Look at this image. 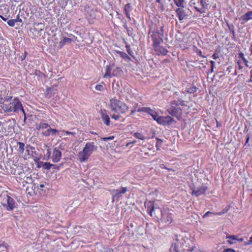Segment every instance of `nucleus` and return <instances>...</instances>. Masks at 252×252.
Segmentation results:
<instances>
[{"mask_svg": "<svg viewBox=\"0 0 252 252\" xmlns=\"http://www.w3.org/2000/svg\"><path fill=\"white\" fill-rule=\"evenodd\" d=\"M127 190V188L126 187H122L120 189H113L112 191L113 198H116L117 200H119Z\"/></svg>", "mask_w": 252, "mask_h": 252, "instance_id": "1a4fd4ad", "label": "nucleus"}, {"mask_svg": "<svg viewBox=\"0 0 252 252\" xmlns=\"http://www.w3.org/2000/svg\"><path fill=\"white\" fill-rule=\"evenodd\" d=\"M229 207H226L224 209V210L226 212V213L227 212V211L229 210Z\"/></svg>", "mask_w": 252, "mask_h": 252, "instance_id": "774afa93", "label": "nucleus"}, {"mask_svg": "<svg viewBox=\"0 0 252 252\" xmlns=\"http://www.w3.org/2000/svg\"><path fill=\"white\" fill-rule=\"evenodd\" d=\"M251 19H252V10L247 12L244 15H242L240 18V20L244 21V22L242 23L243 24H244V22H247L248 21Z\"/></svg>", "mask_w": 252, "mask_h": 252, "instance_id": "412c9836", "label": "nucleus"}, {"mask_svg": "<svg viewBox=\"0 0 252 252\" xmlns=\"http://www.w3.org/2000/svg\"><path fill=\"white\" fill-rule=\"evenodd\" d=\"M206 0H200V4H201V6L204 8H206L207 6Z\"/></svg>", "mask_w": 252, "mask_h": 252, "instance_id": "37998d69", "label": "nucleus"}, {"mask_svg": "<svg viewBox=\"0 0 252 252\" xmlns=\"http://www.w3.org/2000/svg\"><path fill=\"white\" fill-rule=\"evenodd\" d=\"M208 187L204 185H202L199 187L192 189V194L198 196L201 194H204L207 190Z\"/></svg>", "mask_w": 252, "mask_h": 252, "instance_id": "9d476101", "label": "nucleus"}, {"mask_svg": "<svg viewBox=\"0 0 252 252\" xmlns=\"http://www.w3.org/2000/svg\"><path fill=\"white\" fill-rule=\"evenodd\" d=\"M12 96L7 95L4 96L3 98H0V101H1V102H4V103H9L10 101H12Z\"/></svg>", "mask_w": 252, "mask_h": 252, "instance_id": "a878e982", "label": "nucleus"}, {"mask_svg": "<svg viewBox=\"0 0 252 252\" xmlns=\"http://www.w3.org/2000/svg\"><path fill=\"white\" fill-rule=\"evenodd\" d=\"M131 10V5L130 3L126 4L125 6V12H130Z\"/></svg>", "mask_w": 252, "mask_h": 252, "instance_id": "e433bc0d", "label": "nucleus"}, {"mask_svg": "<svg viewBox=\"0 0 252 252\" xmlns=\"http://www.w3.org/2000/svg\"><path fill=\"white\" fill-rule=\"evenodd\" d=\"M50 154H51L50 149H48L46 155H48V157H49L50 156Z\"/></svg>", "mask_w": 252, "mask_h": 252, "instance_id": "338daca9", "label": "nucleus"}, {"mask_svg": "<svg viewBox=\"0 0 252 252\" xmlns=\"http://www.w3.org/2000/svg\"><path fill=\"white\" fill-rule=\"evenodd\" d=\"M156 51H158V54H161L162 55H166L168 53V50L165 49L163 46L158 47L157 49H154Z\"/></svg>", "mask_w": 252, "mask_h": 252, "instance_id": "4be33fe9", "label": "nucleus"}, {"mask_svg": "<svg viewBox=\"0 0 252 252\" xmlns=\"http://www.w3.org/2000/svg\"><path fill=\"white\" fill-rule=\"evenodd\" d=\"M28 54V53L26 51H25L24 52V53L23 54H22L21 56H20V59L22 61H23V60H24L26 57H27V55Z\"/></svg>", "mask_w": 252, "mask_h": 252, "instance_id": "a18cd8bd", "label": "nucleus"}, {"mask_svg": "<svg viewBox=\"0 0 252 252\" xmlns=\"http://www.w3.org/2000/svg\"><path fill=\"white\" fill-rule=\"evenodd\" d=\"M16 23V21L14 19L9 20L7 21V24L11 27H13L14 26L15 24Z\"/></svg>", "mask_w": 252, "mask_h": 252, "instance_id": "58836bf2", "label": "nucleus"}, {"mask_svg": "<svg viewBox=\"0 0 252 252\" xmlns=\"http://www.w3.org/2000/svg\"><path fill=\"white\" fill-rule=\"evenodd\" d=\"M156 139L157 140V142L156 145V147L157 148V150H160V148L161 146V145L163 143V141L162 140L158 138H156Z\"/></svg>", "mask_w": 252, "mask_h": 252, "instance_id": "72a5a7b5", "label": "nucleus"}, {"mask_svg": "<svg viewBox=\"0 0 252 252\" xmlns=\"http://www.w3.org/2000/svg\"><path fill=\"white\" fill-rule=\"evenodd\" d=\"M210 63H211V69H210V73H212L214 71V67H215V62L214 61H211L210 62Z\"/></svg>", "mask_w": 252, "mask_h": 252, "instance_id": "c03bdc74", "label": "nucleus"}, {"mask_svg": "<svg viewBox=\"0 0 252 252\" xmlns=\"http://www.w3.org/2000/svg\"><path fill=\"white\" fill-rule=\"evenodd\" d=\"M251 77L249 82H252V69L250 71Z\"/></svg>", "mask_w": 252, "mask_h": 252, "instance_id": "e2e57ef3", "label": "nucleus"}, {"mask_svg": "<svg viewBox=\"0 0 252 252\" xmlns=\"http://www.w3.org/2000/svg\"><path fill=\"white\" fill-rule=\"evenodd\" d=\"M62 156V153L61 152L57 149L56 148H55L54 149L53 156H52V161L54 163H57L59 162L61 159Z\"/></svg>", "mask_w": 252, "mask_h": 252, "instance_id": "dca6fc26", "label": "nucleus"}, {"mask_svg": "<svg viewBox=\"0 0 252 252\" xmlns=\"http://www.w3.org/2000/svg\"><path fill=\"white\" fill-rule=\"evenodd\" d=\"M212 57L215 60L218 58V56H217V55L216 54H214L212 56Z\"/></svg>", "mask_w": 252, "mask_h": 252, "instance_id": "0e129e2a", "label": "nucleus"}, {"mask_svg": "<svg viewBox=\"0 0 252 252\" xmlns=\"http://www.w3.org/2000/svg\"><path fill=\"white\" fill-rule=\"evenodd\" d=\"M225 213H226V212L223 209L222 211H221L220 212H218L216 214L218 215L221 216V215H223Z\"/></svg>", "mask_w": 252, "mask_h": 252, "instance_id": "5fc2aeb1", "label": "nucleus"}, {"mask_svg": "<svg viewBox=\"0 0 252 252\" xmlns=\"http://www.w3.org/2000/svg\"><path fill=\"white\" fill-rule=\"evenodd\" d=\"M17 144L19 146V148L18 150L19 153L23 154L25 150V144L21 142H18Z\"/></svg>", "mask_w": 252, "mask_h": 252, "instance_id": "c756f323", "label": "nucleus"}, {"mask_svg": "<svg viewBox=\"0 0 252 252\" xmlns=\"http://www.w3.org/2000/svg\"><path fill=\"white\" fill-rule=\"evenodd\" d=\"M227 26L230 31V32L232 33L233 35L234 36L235 35V32L234 31V26L233 24H230L228 22H226Z\"/></svg>", "mask_w": 252, "mask_h": 252, "instance_id": "473e14b6", "label": "nucleus"}, {"mask_svg": "<svg viewBox=\"0 0 252 252\" xmlns=\"http://www.w3.org/2000/svg\"><path fill=\"white\" fill-rule=\"evenodd\" d=\"M167 111L171 115L176 117H179L181 115L182 110L179 107L172 106L168 108Z\"/></svg>", "mask_w": 252, "mask_h": 252, "instance_id": "9b49d317", "label": "nucleus"}, {"mask_svg": "<svg viewBox=\"0 0 252 252\" xmlns=\"http://www.w3.org/2000/svg\"><path fill=\"white\" fill-rule=\"evenodd\" d=\"M237 63L238 64V66H239V69H241L243 68V66L241 65V63L239 61H238L237 62Z\"/></svg>", "mask_w": 252, "mask_h": 252, "instance_id": "052dcab7", "label": "nucleus"}, {"mask_svg": "<svg viewBox=\"0 0 252 252\" xmlns=\"http://www.w3.org/2000/svg\"><path fill=\"white\" fill-rule=\"evenodd\" d=\"M57 93V89L56 86H52L51 88H48L46 90V96L47 98H50L54 96Z\"/></svg>", "mask_w": 252, "mask_h": 252, "instance_id": "a211bd4d", "label": "nucleus"}, {"mask_svg": "<svg viewBox=\"0 0 252 252\" xmlns=\"http://www.w3.org/2000/svg\"><path fill=\"white\" fill-rule=\"evenodd\" d=\"M174 1L176 5L179 7V8H183L184 7V4L183 2L184 1L181 0H174Z\"/></svg>", "mask_w": 252, "mask_h": 252, "instance_id": "f704fd0d", "label": "nucleus"}, {"mask_svg": "<svg viewBox=\"0 0 252 252\" xmlns=\"http://www.w3.org/2000/svg\"><path fill=\"white\" fill-rule=\"evenodd\" d=\"M138 103H135L134 106H133V109L131 110V113L130 114V115H133L134 113L137 111L138 108Z\"/></svg>", "mask_w": 252, "mask_h": 252, "instance_id": "a19ab883", "label": "nucleus"}, {"mask_svg": "<svg viewBox=\"0 0 252 252\" xmlns=\"http://www.w3.org/2000/svg\"><path fill=\"white\" fill-rule=\"evenodd\" d=\"M172 104H174L176 106H178V105L184 106V105H185V101L183 100H182V99H178V100H174V101H173L172 102Z\"/></svg>", "mask_w": 252, "mask_h": 252, "instance_id": "c85d7f7f", "label": "nucleus"}, {"mask_svg": "<svg viewBox=\"0 0 252 252\" xmlns=\"http://www.w3.org/2000/svg\"><path fill=\"white\" fill-rule=\"evenodd\" d=\"M120 114H113V115H111V118L113 119H114L115 120H119L120 118L121 117V116L120 115Z\"/></svg>", "mask_w": 252, "mask_h": 252, "instance_id": "ea45409f", "label": "nucleus"}, {"mask_svg": "<svg viewBox=\"0 0 252 252\" xmlns=\"http://www.w3.org/2000/svg\"><path fill=\"white\" fill-rule=\"evenodd\" d=\"M252 244V236L250 238L249 241L247 242L246 245H250Z\"/></svg>", "mask_w": 252, "mask_h": 252, "instance_id": "13d9d810", "label": "nucleus"}, {"mask_svg": "<svg viewBox=\"0 0 252 252\" xmlns=\"http://www.w3.org/2000/svg\"><path fill=\"white\" fill-rule=\"evenodd\" d=\"M110 108L111 111L117 114L126 113L128 110V106L126 103L115 97L110 99Z\"/></svg>", "mask_w": 252, "mask_h": 252, "instance_id": "7ed1b4c3", "label": "nucleus"}, {"mask_svg": "<svg viewBox=\"0 0 252 252\" xmlns=\"http://www.w3.org/2000/svg\"><path fill=\"white\" fill-rule=\"evenodd\" d=\"M7 204L2 203V206L6 208L7 211H11L15 208L17 204L14 199L9 195H7Z\"/></svg>", "mask_w": 252, "mask_h": 252, "instance_id": "0eeeda50", "label": "nucleus"}, {"mask_svg": "<svg viewBox=\"0 0 252 252\" xmlns=\"http://www.w3.org/2000/svg\"><path fill=\"white\" fill-rule=\"evenodd\" d=\"M134 136L140 140H144L146 139V137L139 132L134 133Z\"/></svg>", "mask_w": 252, "mask_h": 252, "instance_id": "c9c22d12", "label": "nucleus"}, {"mask_svg": "<svg viewBox=\"0 0 252 252\" xmlns=\"http://www.w3.org/2000/svg\"><path fill=\"white\" fill-rule=\"evenodd\" d=\"M160 220L166 223H170L172 221V214L168 211L164 210V213Z\"/></svg>", "mask_w": 252, "mask_h": 252, "instance_id": "f8f14e48", "label": "nucleus"}, {"mask_svg": "<svg viewBox=\"0 0 252 252\" xmlns=\"http://www.w3.org/2000/svg\"><path fill=\"white\" fill-rule=\"evenodd\" d=\"M181 95H180V94H178L177 93H176L174 94V96L175 97H176L177 96L179 95L180 97L183 98V95L184 94V93L183 92L181 93Z\"/></svg>", "mask_w": 252, "mask_h": 252, "instance_id": "864d4df0", "label": "nucleus"}, {"mask_svg": "<svg viewBox=\"0 0 252 252\" xmlns=\"http://www.w3.org/2000/svg\"><path fill=\"white\" fill-rule=\"evenodd\" d=\"M175 121L170 116H160L157 120L158 124L163 126H169L172 124Z\"/></svg>", "mask_w": 252, "mask_h": 252, "instance_id": "423d86ee", "label": "nucleus"}, {"mask_svg": "<svg viewBox=\"0 0 252 252\" xmlns=\"http://www.w3.org/2000/svg\"><path fill=\"white\" fill-rule=\"evenodd\" d=\"M0 17L4 21H6L8 18L7 17H3V16L0 15Z\"/></svg>", "mask_w": 252, "mask_h": 252, "instance_id": "680f3d73", "label": "nucleus"}, {"mask_svg": "<svg viewBox=\"0 0 252 252\" xmlns=\"http://www.w3.org/2000/svg\"><path fill=\"white\" fill-rule=\"evenodd\" d=\"M129 12H125V13L126 14V17L128 18H129V19H130V14H129Z\"/></svg>", "mask_w": 252, "mask_h": 252, "instance_id": "69168bd1", "label": "nucleus"}, {"mask_svg": "<svg viewBox=\"0 0 252 252\" xmlns=\"http://www.w3.org/2000/svg\"><path fill=\"white\" fill-rule=\"evenodd\" d=\"M6 244L4 242H2L1 243H0V248L1 247L5 248V249L7 248Z\"/></svg>", "mask_w": 252, "mask_h": 252, "instance_id": "603ef678", "label": "nucleus"}, {"mask_svg": "<svg viewBox=\"0 0 252 252\" xmlns=\"http://www.w3.org/2000/svg\"><path fill=\"white\" fill-rule=\"evenodd\" d=\"M114 138V136H109L108 137L104 138L103 139L104 140H112Z\"/></svg>", "mask_w": 252, "mask_h": 252, "instance_id": "6e6d98bb", "label": "nucleus"}, {"mask_svg": "<svg viewBox=\"0 0 252 252\" xmlns=\"http://www.w3.org/2000/svg\"><path fill=\"white\" fill-rule=\"evenodd\" d=\"M137 112H145L150 115L155 121L157 122V120L159 118L158 113L153 109H151L150 107H138Z\"/></svg>", "mask_w": 252, "mask_h": 252, "instance_id": "39448f33", "label": "nucleus"}, {"mask_svg": "<svg viewBox=\"0 0 252 252\" xmlns=\"http://www.w3.org/2000/svg\"><path fill=\"white\" fill-rule=\"evenodd\" d=\"M76 39V37L71 34L70 35L69 37H63L60 42V43L63 45L67 43H70L72 42H74Z\"/></svg>", "mask_w": 252, "mask_h": 252, "instance_id": "6ab92c4d", "label": "nucleus"}, {"mask_svg": "<svg viewBox=\"0 0 252 252\" xmlns=\"http://www.w3.org/2000/svg\"><path fill=\"white\" fill-rule=\"evenodd\" d=\"M95 89L96 90L99 91H102L104 89L103 86L100 84L96 85L95 86Z\"/></svg>", "mask_w": 252, "mask_h": 252, "instance_id": "79ce46f5", "label": "nucleus"}, {"mask_svg": "<svg viewBox=\"0 0 252 252\" xmlns=\"http://www.w3.org/2000/svg\"><path fill=\"white\" fill-rule=\"evenodd\" d=\"M117 53L119 54V55L123 59L125 60H130V58L126 53L120 51H117Z\"/></svg>", "mask_w": 252, "mask_h": 252, "instance_id": "cd10ccee", "label": "nucleus"}, {"mask_svg": "<svg viewBox=\"0 0 252 252\" xmlns=\"http://www.w3.org/2000/svg\"><path fill=\"white\" fill-rule=\"evenodd\" d=\"M163 213L164 211L162 210L160 208H155L154 210L151 211L150 216L155 217L158 220H160Z\"/></svg>", "mask_w": 252, "mask_h": 252, "instance_id": "4468645a", "label": "nucleus"}, {"mask_svg": "<svg viewBox=\"0 0 252 252\" xmlns=\"http://www.w3.org/2000/svg\"><path fill=\"white\" fill-rule=\"evenodd\" d=\"M153 208L151 211L154 210L155 208H160L155 202H153Z\"/></svg>", "mask_w": 252, "mask_h": 252, "instance_id": "8fccbe9b", "label": "nucleus"}, {"mask_svg": "<svg viewBox=\"0 0 252 252\" xmlns=\"http://www.w3.org/2000/svg\"><path fill=\"white\" fill-rule=\"evenodd\" d=\"M239 57L241 58L244 61V62H248V61L245 58V56L243 53H240L239 54Z\"/></svg>", "mask_w": 252, "mask_h": 252, "instance_id": "de8ad7c7", "label": "nucleus"}, {"mask_svg": "<svg viewBox=\"0 0 252 252\" xmlns=\"http://www.w3.org/2000/svg\"><path fill=\"white\" fill-rule=\"evenodd\" d=\"M126 51H127V53H128V54L132 57L133 53L132 51L131 50L130 46L126 45Z\"/></svg>", "mask_w": 252, "mask_h": 252, "instance_id": "4c0bfd02", "label": "nucleus"}, {"mask_svg": "<svg viewBox=\"0 0 252 252\" xmlns=\"http://www.w3.org/2000/svg\"><path fill=\"white\" fill-rule=\"evenodd\" d=\"M213 214H214V213L213 212H211L210 211H208L203 215V218H205L209 216L210 215H213Z\"/></svg>", "mask_w": 252, "mask_h": 252, "instance_id": "09e8293b", "label": "nucleus"}, {"mask_svg": "<svg viewBox=\"0 0 252 252\" xmlns=\"http://www.w3.org/2000/svg\"><path fill=\"white\" fill-rule=\"evenodd\" d=\"M59 133V131L57 129L52 128L50 126H49V127L47 128V130L44 131L42 132V134L45 136H49V135H53L56 136L58 135Z\"/></svg>", "mask_w": 252, "mask_h": 252, "instance_id": "f3484780", "label": "nucleus"}, {"mask_svg": "<svg viewBox=\"0 0 252 252\" xmlns=\"http://www.w3.org/2000/svg\"><path fill=\"white\" fill-rule=\"evenodd\" d=\"M223 252H237L233 249L227 248L223 250Z\"/></svg>", "mask_w": 252, "mask_h": 252, "instance_id": "49530a36", "label": "nucleus"}, {"mask_svg": "<svg viewBox=\"0 0 252 252\" xmlns=\"http://www.w3.org/2000/svg\"><path fill=\"white\" fill-rule=\"evenodd\" d=\"M145 205L146 207L147 208V211L149 212V213L150 214V212L153 208V202L149 201L148 202H145Z\"/></svg>", "mask_w": 252, "mask_h": 252, "instance_id": "7c9ffc66", "label": "nucleus"}, {"mask_svg": "<svg viewBox=\"0 0 252 252\" xmlns=\"http://www.w3.org/2000/svg\"><path fill=\"white\" fill-rule=\"evenodd\" d=\"M40 164H42V167L44 169L46 170H49L52 166H56V165H54L53 164L50 163V162H40Z\"/></svg>", "mask_w": 252, "mask_h": 252, "instance_id": "393cba45", "label": "nucleus"}, {"mask_svg": "<svg viewBox=\"0 0 252 252\" xmlns=\"http://www.w3.org/2000/svg\"><path fill=\"white\" fill-rule=\"evenodd\" d=\"M151 38L153 42L152 46L154 49H157L163 42V37L158 35L157 34L153 33L152 34Z\"/></svg>", "mask_w": 252, "mask_h": 252, "instance_id": "6e6552de", "label": "nucleus"}, {"mask_svg": "<svg viewBox=\"0 0 252 252\" xmlns=\"http://www.w3.org/2000/svg\"><path fill=\"white\" fill-rule=\"evenodd\" d=\"M195 248L191 241L186 238H177L172 243L169 252H192Z\"/></svg>", "mask_w": 252, "mask_h": 252, "instance_id": "f257e3e1", "label": "nucleus"}, {"mask_svg": "<svg viewBox=\"0 0 252 252\" xmlns=\"http://www.w3.org/2000/svg\"><path fill=\"white\" fill-rule=\"evenodd\" d=\"M111 67L107 65L106 67V71H105V73L104 75V77H111L112 76L111 75Z\"/></svg>", "mask_w": 252, "mask_h": 252, "instance_id": "2f4dec72", "label": "nucleus"}, {"mask_svg": "<svg viewBox=\"0 0 252 252\" xmlns=\"http://www.w3.org/2000/svg\"><path fill=\"white\" fill-rule=\"evenodd\" d=\"M49 127V125L46 123H40L38 126H36V129L40 130L41 129H47Z\"/></svg>", "mask_w": 252, "mask_h": 252, "instance_id": "bb28decb", "label": "nucleus"}, {"mask_svg": "<svg viewBox=\"0 0 252 252\" xmlns=\"http://www.w3.org/2000/svg\"><path fill=\"white\" fill-rule=\"evenodd\" d=\"M100 114L103 123L107 126H109L110 124V119L109 115L107 113V111L105 109L101 110Z\"/></svg>", "mask_w": 252, "mask_h": 252, "instance_id": "ddd939ff", "label": "nucleus"}, {"mask_svg": "<svg viewBox=\"0 0 252 252\" xmlns=\"http://www.w3.org/2000/svg\"><path fill=\"white\" fill-rule=\"evenodd\" d=\"M0 104L2 109L5 113L14 112L18 113L19 111H22L23 113H25V110L22 103L19 98L17 97H14L9 103H6L0 101Z\"/></svg>", "mask_w": 252, "mask_h": 252, "instance_id": "f03ea898", "label": "nucleus"}, {"mask_svg": "<svg viewBox=\"0 0 252 252\" xmlns=\"http://www.w3.org/2000/svg\"><path fill=\"white\" fill-rule=\"evenodd\" d=\"M247 139H246V143L245 144V145H246L247 144V143L249 142V139H250V136L249 135V134H248L247 136Z\"/></svg>", "mask_w": 252, "mask_h": 252, "instance_id": "4d7b16f0", "label": "nucleus"}, {"mask_svg": "<svg viewBox=\"0 0 252 252\" xmlns=\"http://www.w3.org/2000/svg\"><path fill=\"white\" fill-rule=\"evenodd\" d=\"M14 20L16 21V22H20V23L22 22V20L21 18H20L19 15H18L17 16L16 18L15 19H14Z\"/></svg>", "mask_w": 252, "mask_h": 252, "instance_id": "3c124183", "label": "nucleus"}, {"mask_svg": "<svg viewBox=\"0 0 252 252\" xmlns=\"http://www.w3.org/2000/svg\"><path fill=\"white\" fill-rule=\"evenodd\" d=\"M97 149L94 143L87 142L82 151L79 152L78 157L80 161L81 162L87 161L93 152Z\"/></svg>", "mask_w": 252, "mask_h": 252, "instance_id": "20e7f679", "label": "nucleus"}, {"mask_svg": "<svg viewBox=\"0 0 252 252\" xmlns=\"http://www.w3.org/2000/svg\"><path fill=\"white\" fill-rule=\"evenodd\" d=\"M156 33H157L158 35H159L160 36H161L162 37L164 36V25H162L160 26L159 28V29H157L156 30Z\"/></svg>", "mask_w": 252, "mask_h": 252, "instance_id": "5701e85b", "label": "nucleus"}, {"mask_svg": "<svg viewBox=\"0 0 252 252\" xmlns=\"http://www.w3.org/2000/svg\"><path fill=\"white\" fill-rule=\"evenodd\" d=\"M45 185L44 184H40L39 186H37L38 189H42L44 187Z\"/></svg>", "mask_w": 252, "mask_h": 252, "instance_id": "bf43d9fd", "label": "nucleus"}, {"mask_svg": "<svg viewBox=\"0 0 252 252\" xmlns=\"http://www.w3.org/2000/svg\"><path fill=\"white\" fill-rule=\"evenodd\" d=\"M186 91L190 94L194 93L196 92L197 88L192 85H188L186 89Z\"/></svg>", "mask_w": 252, "mask_h": 252, "instance_id": "b1692460", "label": "nucleus"}, {"mask_svg": "<svg viewBox=\"0 0 252 252\" xmlns=\"http://www.w3.org/2000/svg\"><path fill=\"white\" fill-rule=\"evenodd\" d=\"M226 239H228L227 242L230 245H232L237 243V241L242 242L243 239H238V237L235 235H231V236L226 237Z\"/></svg>", "mask_w": 252, "mask_h": 252, "instance_id": "aec40b11", "label": "nucleus"}, {"mask_svg": "<svg viewBox=\"0 0 252 252\" xmlns=\"http://www.w3.org/2000/svg\"><path fill=\"white\" fill-rule=\"evenodd\" d=\"M176 12L180 21H182L188 16V12L183 8H178L176 10Z\"/></svg>", "mask_w": 252, "mask_h": 252, "instance_id": "2eb2a0df", "label": "nucleus"}]
</instances>
